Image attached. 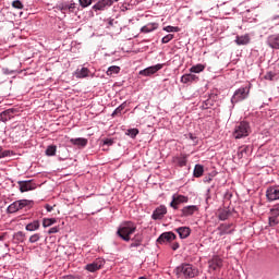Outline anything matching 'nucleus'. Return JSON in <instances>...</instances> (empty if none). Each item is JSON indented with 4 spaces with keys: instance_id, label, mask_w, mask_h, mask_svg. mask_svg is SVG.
Here are the masks:
<instances>
[{
    "instance_id": "obj_1",
    "label": "nucleus",
    "mask_w": 279,
    "mask_h": 279,
    "mask_svg": "<svg viewBox=\"0 0 279 279\" xmlns=\"http://www.w3.org/2000/svg\"><path fill=\"white\" fill-rule=\"evenodd\" d=\"M175 274L178 278H195L199 275V270L197 267L193 266V264H182L175 268Z\"/></svg>"
},
{
    "instance_id": "obj_2",
    "label": "nucleus",
    "mask_w": 279,
    "mask_h": 279,
    "mask_svg": "<svg viewBox=\"0 0 279 279\" xmlns=\"http://www.w3.org/2000/svg\"><path fill=\"white\" fill-rule=\"evenodd\" d=\"M136 232V225L134 222H124L118 229V234L123 241H130V235Z\"/></svg>"
},
{
    "instance_id": "obj_3",
    "label": "nucleus",
    "mask_w": 279,
    "mask_h": 279,
    "mask_svg": "<svg viewBox=\"0 0 279 279\" xmlns=\"http://www.w3.org/2000/svg\"><path fill=\"white\" fill-rule=\"evenodd\" d=\"M252 132V129L250 128V123L242 121L235 125L233 137L239 138H245L246 136H250V133Z\"/></svg>"
},
{
    "instance_id": "obj_4",
    "label": "nucleus",
    "mask_w": 279,
    "mask_h": 279,
    "mask_svg": "<svg viewBox=\"0 0 279 279\" xmlns=\"http://www.w3.org/2000/svg\"><path fill=\"white\" fill-rule=\"evenodd\" d=\"M250 95V87H240L236 89L231 98V104H239V101H243L247 99Z\"/></svg>"
},
{
    "instance_id": "obj_5",
    "label": "nucleus",
    "mask_w": 279,
    "mask_h": 279,
    "mask_svg": "<svg viewBox=\"0 0 279 279\" xmlns=\"http://www.w3.org/2000/svg\"><path fill=\"white\" fill-rule=\"evenodd\" d=\"M104 265H106V260L104 258H97L93 263L85 265L84 269L85 271H89V274H95L99 269H102Z\"/></svg>"
},
{
    "instance_id": "obj_6",
    "label": "nucleus",
    "mask_w": 279,
    "mask_h": 279,
    "mask_svg": "<svg viewBox=\"0 0 279 279\" xmlns=\"http://www.w3.org/2000/svg\"><path fill=\"white\" fill-rule=\"evenodd\" d=\"M266 197L268 202H276L279 199V185L269 186L266 190Z\"/></svg>"
},
{
    "instance_id": "obj_7",
    "label": "nucleus",
    "mask_w": 279,
    "mask_h": 279,
    "mask_svg": "<svg viewBox=\"0 0 279 279\" xmlns=\"http://www.w3.org/2000/svg\"><path fill=\"white\" fill-rule=\"evenodd\" d=\"M187 202H189V197L180 194H174L172 196V202L170 203V206L174 210H178V206H180V204H186Z\"/></svg>"
},
{
    "instance_id": "obj_8",
    "label": "nucleus",
    "mask_w": 279,
    "mask_h": 279,
    "mask_svg": "<svg viewBox=\"0 0 279 279\" xmlns=\"http://www.w3.org/2000/svg\"><path fill=\"white\" fill-rule=\"evenodd\" d=\"M209 269H213V271H217V269H221L223 267V259L219 257V255H215L209 262Z\"/></svg>"
},
{
    "instance_id": "obj_9",
    "label": "nucleus",
    "mask_w": 279,
    "mask_h": 279,
    "mask_svg": "<svg viewBox=\"0 0 279 279\" xmlns=\"http://www.w3.org/2000/svg\"><path fill=\"white\" fill-rule=\"evenodd\" d=\"M17 184L20 186L21 193H27V191H34V189H36V183H33L32 180L19 181Z\"/></svg>"
},
{
    "instance_id": "obj_10",
    "label": "nucleus",
    "mask_w": 279,
    "mask_h": 279,
    "mask_svg": "<svg viewBox=\"0 0 279 279\" xmlns=\"http://www.w3.org/2000/svg\"><path fill=\"white\" fill-rule=\"evenodd\" d=\"M167 215V206L160 205L157 207L151 215V219L158 221V219H162Z\"/></svg>"
},
{
    "instance_id": "obj_11",
    "label": "nucleus",
    "mask_w": 279,
    "mask_h": 279,
    "mask_svg": "<svg viewBox=\"0 0 279 279\" xmlns=\"http://www.w3.org/2000/svg\"><path fill=\"white\" fill-rule=\"evenodd\" d=\"M217 230L219 236H226V234H232V232H234V229H232V223H221Z\"/></svg>"
},
{
    "instance_id": "obj_12",
    "label": "nucleus",
    "mask_w": 279,
    "mask_h": 279,
    "mask_svg": "<svg viewBox=\"0 0 279 279\" xmlns=\"http://www.w3.org/2000/svg\"><path fill=\"white\" fill-rule=\"evenodd\" d=\"M171 241H175L174 232H163L158 239L157 243H171Z\"/></svg>"
},
{
    "instance_id": "obj_13",
    "label": "nucleus",
    "mask_w": 279,
    "mask_h": 279,
    "mask_svg": "<svg viewBox=\"0 0 279 279\" xmlns=\"http://www.w3.org/2000/svg\"><path fill=\"white\" fill-rule=\"evenodd\" d=\"M160 69H162V64H156L140 71V75H144L145 77H147L149 75H154V73H158Z\"/></svg>"
},
{
    "instance_id": "obj_14",
    "label": "nucleus",
    "mask_w": 279,
    "mask_h": 279,
    "mask_svg": "<svg viewBox=\"0 0 279 279\" xmlns=\"http://www.w3.org/2000/svg\"><path fill=\"white\" fill-rule=\"evenodd\" d=\"M197 210L199 209L195 205L185 206L181 209V217H191L195 215Z\"/></svg>"
},
{
    "instance_id": "obj_15",
    "label": "nucleus",
    "mask_w": 279,
    "mask_h": 279,
    "mask_svg": "<svg viewBox=\"0 0 279 279\" xmlns=\"http://www.w3.org/2000/svg\"><path fill=\"white\" fill-rule=\"evenodd\" d=\"M14 112H16V109H7L0 113V121L3 123L10 121V119L14 118Z\"/></svg>"
},
{
    "instance_id": "obj_16",
    "label": "nucleus",
    "mask_w": 279,
    "mask_h": 279,
    "mask_svg": "<svg viewBox=\"0 0 279 279\" xmlns=\"http://www.w3.org/2000/svg\"><path fill=\"white\" fill-rule=\"evenodd\" d=\"M113 1L112 0H99L94 7L93 10H99L104 11L106 8H110L112 5Z\"/></svg>"
},
{
    "instance_id": "obj_17",
    "label": "nucleus",
    "mask_w": 279,
    "mask_h": 279,
    "mask_svg": "<svg viewBox=\"0 0 279 279\" xmlns=\"http://www.w3.org/2000/svg\"><path fill=\"white\" fill-rule=\"evenodd\" d=\"M267 45L271 49H279V34L270 35L267 38Z\"/></svg>"
},
{
    "instance_id": "obj_18",
    "label": "nucleus",
    "mask_w": 279,
    "mask_h": 279,
    "mask_svg": "<svg viewBox=\"0 0 279 279\" xmlns=\"http://www.w3.org/2000/svg\"><path fill=\"white\" fill-rule=\"evenodd\" d=\"M199 80V76L195 74H184L181 76L182 84H193V82H197Z\"/></svg>"
},
{
    "instance_id": "obj_19",
    "label": "nucleus",
    "mask_w": 279,
    "mask_h": 279,
    "mask_svg": "<svg viewBox=\"0 0 279 279\" xmlns=\"http://www.w3.org/2000/svg\"><path fill=\"white\" fill-rule=\"evenodd\" d=\"M158 29V23H148L141 28L142 34H149Z\"/></svg>"
},
{
    "instance_id": "obj_20",
    "label": "nucleus",
    "mask_w": 279,
    "mask_h": 279,
    "mask_svg": "<svg viewBox=\"0 0 279 279\" xmlns=\"http://www.w3.org/2000/svg\"><path fill=\"white\" fill-rule=\"evenodd\" d=\"M70 143L76 145V147H86L88 145V140L84 137L71 138Z\"/></svg>"
},
{
    "instance_id": "obj_21",
    "label": "nucleus",
    "mask_w": 279,
    "mask_h": 279,
    "mask_svg": "<svg viewBox=\"0 0 279 279\" xmlns=\"http://www.w3.org/2000/svg\"><path fill=\"white\" fill-rule=\"evenodd\" d=\"M175 232H178L180 239H187V236L191 235V228L180 227V228L175 229Z\"/></svg>"
},
{
    "instance_id": "obj_22",
    "label": "nucleus",
    "mask_w": 279,
    "mask_h": 279,
    "mask_svg": "<svg viewBox=\"0 0 279 279\" xmlns=\"http://www.w3.org/2000/svg\"><path fill=\"white\" fill-rule=\"evenodd\" d=\"M90 73V70H88V68H82L81 70L77 69L75 72V77H77L78 80H83L84 77H88Z\"/></svg>"
},
{
    "instance_id": "obj_23",
    "label": "nucleus",
    "mask_w": 279,
    "mask_h": 279,
    "mask_svg": "<svg viewBox=\"0 0 279 279\" xmlns=\"http://www.w3.org/2000/svg\"><path fill=\"white\" fill-rule=\"evenodd\" d=\"M39 228H40V221L35 220L26 225L25 230H27V232H35V230H38Z\"/></svg>"
},
{
    "instance_id": "obj_24",
    "label": "nucleus",
    "mask_w": 279,
    "mask_h": 279,
    "mask_svg": "<svg viewBox=\"0 0 279 279\" xmlns=\"http://www.w3.org/2000/svg\"><path fill=\"white\" fill-rule=\"evenodd\" d=\"M236 45H250V35L238 36L235 38Z\"/></svg>"
},
{
    "instance_id": "obj_25",
    "label": "nucleus",
    "mask_w": 279,
    "mask_h": 279,
    "mask_svg": "<svg viewBox=\"0 0 279 279\" xmlns=\"http://www.w3.org/2000/svg\"><path fill=\"white\" fill-rule=\"evenodd\" d=\"M247 154H250V146H241L238 149V158H245V156H247Z\"/></svg>"
},
{
    "instance_id": "obj_26",
    "label": "nucleus",
    "mask_w": 279,
    "mask_h": 279,
    "mask_svg": "<svg viewBox=\"0 0 279 279\" xmlns=\"http://www.w3.org/2000/svg\"><path fill=\"white\" fill-rule=\"evenodd\" d=\"M19 210H21V208L19 206V202L17 201H15L11 205H9V207L7 208V213H10V214L19 213Z\"/></svg>"
},
{
    "instance_id": "obj_27",
    "label": "nucleus",
    "mask_w": 279,
    "mask_h": 279,
    "mask_svg": "<svg viewBox=\"0 0 279 279\" xmlns=\"http://www.w3.org/2000/svg\"><path fill=\"white\" fill-rule=\"evenodd\" d=\"M13 239H14V241H16V243H24L25 242V233L23 231H19L13 234Z\"/></svg>"
},
{
    "instance_id": "obj_28",
    "label": "nucleus",
    "mask_w": 279,
    "mask_h": 279,
    "mask_svg": "<svg viewBox=\"0 0 279 279\" xmlns=\"http://www.w3.org/2000/svg\"><path fill=\"white\" fill-rule=\"evenodd\" d=\"M206 69V65L198 63L190 69V73H202Z\"/></svg>"
},
{
    "instance_id": "obj_29",
    "label": "nucleus",
    "mask_w": 279,
    "mask_h": 279,
    "mask_svg": "<svg viewBox=\"0 0 279 279\" xmlns=\"http://www.w3.org/2000/svg\"><path fill=\"white\" fill-rule=\"evenodd\" d=\"M204 175V166L196 165L194 168V178H202Z\"/></svg>"
},
{
    "instance_id": "obj_30",
    "label": "nucleus",
    "mask_w": 279,
    "mask_h": 279,
    "mask_svg": "<svg viewBox=\"0 0 279 279\" xmlns=\"http://www.w3.org/2000/svg\"><path fill=\"white\" fill-rule=\"evenodd\" d=\"M186 155H181L180 157L174 158V162H177V165L180 167H186Z\"/></svg>"
},
{
    "instance_id": "obj_31",
    "label": "nucleus",
    "mask_w": 279,
    "mask_h": 279,
    "mask_svg": "<svg viewBox=\"0 0 279 279\" xmlns=\"http://www.w3.org/2000/svg\"><path fill=\"white\" fill-rule=\"evenodd\" d=\"M17 205L20 206V210H23V208H27L28 206H32V201L20 199L17 201Z\"/></svg>"
},
{
    "instance_id": "obj_32",
    "label": "nucleus",
    "mask_w": 279,
    "mask_h": 279,
    "mask_svg": "<svg viewBox=\"0 0 279 279\" xmlns=\"http://www.w3.org/2000/svg\"><path fill=\"white\" fill-rule=\"evenodd\" d=\"M57 150H58V147L56 145H50L46 149V156H56Z\"/></svg>"
},
{
    "instance_id": "obj_33",
    "label": "nucleus",
    "mask_w": 279,
    "mask_h": 279,
    "mask_svg": "<svg viewBox=\"0 0 279 279\" xmlns=\"http://www.w3.org/2000/svg\"><path fill=\"white\" fill-rule=\"evenodd\" d=\"M56 223V218H44L43 226L44 228H49V226H53Z\"/></svg>"
},
{
    "instance_id": "obj_34",
    "label": "nucleus",
    "mask_w": 279,
    "mask_h": 279,
    "mask_svg": "<svg viewBox=\"0 0 279 279\" xmlns=\"http://www.w3.org/2000/svg\"><path fill=\"white\" fill-rule=\"evenodd\" d=\"M121 71V68L117 66V65H112L108 69L107 71V75H112L113 73L117 74Z\"/></svg>"
},
{
    "instance_id": "obj_35",
    "label": "nucleus",
    "mask_w": 279,
    "mask_h": 279,
    "mask_svg": "<svg viewBox=\"0 0 279 279\" xmlns=\"http://www.w3.org/2000/svg\"><path fill=\"white\" fill-rule=\"evenodd\" d=\"M126 134L131 138H136V136H138V129H130L128 130Z\"/></svg>"
},
{
    "instance_id": "obj_36",
    "label": "nucleus",
    "mask_w": 279,
    "mask_h": 279,
    "mask_svg": "<svg viewBox=\"0 0 279 279\" xmlns=\"http://www.w3.org/2000/svg\"><path fill=\"white\" fill-rule=\"evenodd\" d=\"M268 221H269L270 227L278 226V223H279L278 216L271 215V217H269Z\"/></svg>"
},
{
    "instance_id": "obj_37",
    "label": "nucleus",
    "mask_w": 279,
    "mask_h": 279,
    "mask_svg": "<svg viewBox=\"0 0 279 279\" xmlns=\"http://www.w3.org/2000/svg\"><path fill=\"white\" fill-rule=\"evenodd\" d=\"M174 35L173 34H168L166 35L162 39L161 43L162 45H167V43H171V40H173Z\"/></svg>"
},
{
    "instance_id": "obj_38",
    "label": "nucleus",
    "mask_w": 279,
    "mask_h": 279,
    "mask_svg": "<svg viewBox=\"0 0 279 279\" xmlns=\"http://www.w3.org/2000/svg\"><path fill=\"white\" fill-rule=\"evenodd\" d=\"M95 0H78L80 2V5L82 8H88V5H92V3L94 2Z\"/></svg>"
},
{
    "instance_id": "obj_39",
    "label": "nucleus",
    "mask_w": 279,
    "mask_h": 279,
    "mask_svg": "<svg viewBox=\"0 0 279 279\" xmlns=\"http://www.w3.org/2000/svg\"><path fill=\"white\" fill-rule=\"evenodd\" d=\"M12 7L15 8L16 10H23V2H21L20 0H14L12 2Z\"/></svg>"
},
{
    "instance_id": "obj_40",
    "label": "nucleus",
    "mask_w": 279,
    "mask_h": 279,
    "mask_svg": "<svg viewBox=\"0 0 279 279\" xmlns=\"http://www.w3.org/2000/svg\"><path fill=\"white\" fill-rule=\"evenodd\" d=\"M163 32H168V33L180 32V27H178V26H166V27H163Z\"/></svg>"
},
{
    "instance_id": "obj_41",
    "label": "nucleus",
    "mask_w": 279,
    "mask_h": 279,
    "mask_svg": "<svg viewBox=\"0 0 279 279\" xmlns=\"http://www.w3.org/2000/svg\"><path fill=\"white\" fill-rule=\"evenodd\" d=\"M270 215L275 216V217H279V204L275 205L271 209H270Z\"/></svg>"
},
{
    "instance_id": "obj_42",
    "label": "nucleus",
    "mask_w": 279,
    "mask_h": 279,
    "mask_svg": "<svg viewBox=\"0 0 279 279\" xmlns=\"http://www.w3.org/2000/svg\"><path fill=\"white\" fill-rule=\"evenodd\" d=\"M38 241H40V234L35 233V234L31 235L29 243H38Z\"/></svg>"
},
{
    "instance_id": "obj_43",
    "label": "nucleus",
    "mask_w": 279,
    "mask_h": 279,
    "mask_svg": "<svg viewBox=\"0 0 279 279\" xmlns=\"http://www.w3.org/2000/svg\"><path fill=\"white\" fill-rule=\"evenodd\" d=\"M62 279H84V278H82V276L80 275H68V276H63Z\"/></svg>"
},
{
    "instance_id": "obj_44",
    "label": "nucleus",
    "mask_w": 279,
    "mask_h": 279,
    "mask_svg": "<svg viewBox=\"0 0 279 279\" xmlns=\"http://www.w3.org/2000/svg\"><path fill=\"white\" fill-rule=\"evenodd\" d=\"M123 105L119 106L112 113V117H117V114H121V111L124 109Z\"/></svg>"
},
{
    "instance_id": "obj_45",
    "label": "nucleus",
    "mask_w": 279,
    "mask_h": 279,
    "mask_svg": "<svg viewBox=\"0 0 279 279\" xmlns=\"http://www.w3.org/2000/svg\"><path fill=\"white\" fill-rule=\"evenodd\" d=\"M228 217H229L228 211H222V213H220V215H219L220 221H226V219H228Z\"/></svg>"
},
{
    "instance_id": "obj_46",
    "label": "nucleus",
    "mask_w": 279,
    "mask_h": 279,
    "mask_svg": "<svg viewBox=\"0 0 279 279\" xmlns=\"http://www.w3.org/2000/svg\"><path fill=\"white\" fill-rule=\"evenodd\" d=\"M59 231L60 229L58 227H52L49 229L48 234H57Z\"/></svg>"
},
{
    "instance_id": "obj_47",
    "label": "nucleus",
    "mask_w": 279,
    "mask_h": 279,
    "mask_svg": "<svg viewBox=\"0 0 279 279\" xmlns=\"http://www.w3.org/2000/svg\"><path fill=\"white\" fill-rule=\"evenodd\" d=\"M59 8H60L61 12H66V10H69V4L63 3V4H60Z\"/></svg>"
},
{
    "instance_id": "obj_48",
    "label": "nucleus",
    "mask_w": 279,
    "mask_h": 279,
    "mask_svg": "<svg viewBox=\"0 0 279 279\" xmlns=\"http://www.w3.org/2000/svg\"><path fill=\"white\" fill-rule=\"evenodd\" d=\"M69 12H75V3L69 4Z\"/></svg>"
},
{
    "instance_id": "obj_49",
    "label": "nucleus",
    "mask_w": 279,
    "mask_h": 279,
    "mask_svg": "<svg viewBox=\"0 0 279 279\" xmlns=\"http://www.w3.org/2000/svg\"><path fill=\"white\" fill-rule=\"evenodd\" d=\"M4 73H5V75H13V73H16V71L5 69Z\"/></svg>"
},
{
    "instance_id": "obj_50",
    "label": "nucleus",
    "mask_w": 279,
    "mask_h": 279,
    "mask_svg": "<svg viewBox=\"0 0 279 279\" xmlns=\"http://www.w3.org/2000/svg\"><path fill=\"white\" fill-rule=\"evenodd\" d=\"M114 143V141L107 138L104 141V145H112Z\"/></svg>"
},
{
    "instance_id": "obj_51",
    "label": "nucleus",
    "mask_w": 279,
    "mask_h": 279,
    "mask_svg": "<svg viewBox=\"0 0 279 279\" xmlns=\"http://www.w3.org/2000/svg\"><path fill=\"white\" fill-rule=\"evenodd\" d=\"M204 182H207L208 184H210V182H213V177H210V175L205 177Z\"/></svg>"
},
{
    "instance_id": "obj_52",
    "label": "nucleus",
    "mask_w": 279,
    "mask_h": 279,
    "mask_svg": "<svg viewBox=\"0 0 279 279\" xmlns=\"http://www.w3.org/2000/svg\"><path fill=\"white\" fill-rule=\"evenodd\" d=\"M53 208H56V206L46 205L47 213H51L53 210Z\"/></svg>"
},
{
    "instance_id": "obj_53",
    "label": "nucleus",
    "mask_w": 279,
    "mask_h": 279,
    "mask_svg": "<svg viewBox=\"0 0 279 279\" xmlns=\"http://www.w3.org/2000/svg\"><path fill=\"white\" fill-rule=\"evenodd\" d=\"M178 247H180V244H178V243H175V244L172 245V250H173V251L178 250Z\"/></svg>"
},
{
    "instance_id": "obj_54",
    "label": "nucleus",
    "mask_w": 279,
    "mask_h": 279,
    "mask_svg": "<svg viewBox=\"0 0 279 279\" xmlns=\"http://www.w3.org/2000/svg\"><path fill=\"white\" fill-rule=\"evenodd\" d=\"M5 239V233H3L2 235H0V241H3Z\"/></svg>"
},
{
    "instance_id": "obj_55",
    "label": "nucleus",
    "mask_w": 279,
    "mask_h": 279,
    "mask_svg": "<svg viewBox=\"0 0 279 279\" xmlns=\"http://www.w3.org/2000/svg\"><path fill=\"white\" fill-rule=\"evenodd\" d=\"M5 153L0 154V158H5Z\"/></svg>"
},
{
    "instance_id": "obj_56",
    "label": "nucleus",
    "mask_w": 279,
    "mask_h": 279,
    "mask_svg": "<svg viewBox=\"0 0 279 279\" xmlns=\"http://www.w3.org/2000/svg\"><path fill=\"white\" fill-rule=\"evenodd\" d=\"M137 246H138V244H136V243L131 244V247H137Z\"/></svg>"
},
{
    "instance_id": "obj_57",
    "label": "nucleus",
    "mask_w": 279,
    "mask_h": 279,
    "mask_svg": "<svg viewBox=\"0 0 279 279\" xmlns=\"http://www.w3.org/2000/svg\"><path fill=\"white\" fill-rule=\"evenodd\" d=\"M209 102H210V100H207V101H205V105L208 106Z\"/></svg>"
},
{
    "instance_id": "obj_58",
    "label": "nucleus",
    "mask_w": 279,
    "mask_h": 279,
    "mask_svg": "<svg viewBox=\"0 0 279 279\" xmlns=\"http://www.w3.org/2000/svg\"><path fill=\"white\" fill-rule=\"evenodd\" d=\"M138 279H147L146 277H140Z\"/></svg>"
},
{
    "instance_id": "obj_59",
    "label": "nucleus",
    "mask_w": 279,
    "mask_h": 279,
    "mask_svg": "<svg viewBox=\"0 0 279 279\" xmlns=\"http://www.w3.org/2000/svg\"><path fill=\"white\" fill-rule=\"evenodd\" d=\"M190 138H193V134H190Z\"/></svg>"
},
{
    "instance_id": "obj_60",
    "label": "nucleus",
    "mask_w": 279,
    "mask_h": 279,
    "mask_svg": "<svg viewBox=\"0 0 279 279\" xmlns=\"http://www.w3.org/2000/svg\"><path fill=\"white\" fill-rule=\"evenodd\" d=\"M114 1H119V0H114Z\"/></svg>"
}]
</instances>
